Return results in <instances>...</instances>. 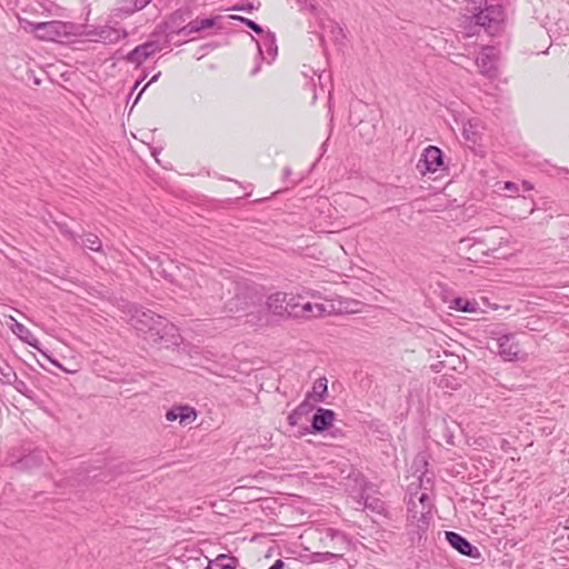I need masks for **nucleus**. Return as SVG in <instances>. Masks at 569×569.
Segmentation results:
<instances>
[{"label":"nucleus","mask_w":569,"mask_h":569,"mask_svg":"<svg viewBox=\"0 0 569 569\" xmlns=\"http://www.w3.org/2000/svg\"><path fill=\"white\" fill-rule=\"evenodd\" d=\"M131 311L129 321L137 330L150 332L154 340L177 342L178 329L173 323L151 310L133 307Z\"/></svg>","instance_id":"f257e3e1"},{"label":"nucleus","mask_w":569,"mask_h":569,"mask_svg":"<svg viewBox=\"0 0 569 569\" xmlns=\"http://www.w3.org/2000/svg\"><path fill=\"white\" fill-rule=\"evenodd\" d=\"M432 502L425 491H410L408 500V522L418 535L425 532L432 519Z\"/></svg>","instance_id":"f03ea898"},{"label":"nucleus","mask_w":569,"mask_h":569,"mask_svg":"<svg viewBox=\"0 0 569 569\" xmlns=\"http://www.w3.org/2000/svg\"><path fill=\"white\" fill-rule=\"evenodd\" d=\"M506 243H508L507 231L502 228L495 227L487 229L479 237L461 239L458 249L461 252H468L472 248L480 246L483 249L482 252H495Z\"/></svg>","instance_id":"7ed1b4c3"},{"label":"nucleus","mask_w":569,"mask_h":569,"mask_svg":"<svg viewBox=\"0 0 569 569\" xmlns=\"http://www.w3.org/2000/svg\"><path fill=\"white\" fill-rule=\"evenodd\" d=\"M473 18L477 26L482 27L489 34H496L501 29L505 12L501 6L491 4L475 14Z\"/></svg>","instance_id":"20e7f679"},{"label":"nucleus","mask_w":569,"mask_h":569,"mask_svg":"<svg viewBox=\"0 0 569 569\" xmlns=\"http://www.w3.org/2000/svg\"><path fill=\"white\" fill-rule=\"evenodd\" d=\"M34 31L37 32V37L39 39L46 41H60L61 38L68 33L67 26L61 21H47L37 23L34 26Z\"/></svg>","instance_id":"39448f33"},{"label":"nucleus","mask_w":569,"mask_h":569,"mask_svg":"<svg viewBox=\"0 0 569 569\" xmlns=\"http://www.w3.org/2000/svg\"><path fill=\"white\" fill-rule=\"evenodd\" d=\"M443 163L442 152L438 147L429 146L423 150L421 158L417 163V169L425 174L426 172H436Z\"/></svg>","instance_id":"423d86ee"},{"label":"nucleus","mask_w":569,"mask_h":569,"mask_svg":"<svg viewBox=\"0 0 569 569\" xmlns=\"http://www.w3.org/2000/svg\"><path fill=\"white\" fill-rule=\"evenodd\" d=\"M499 355L508 361L519 359L520 348L513 333L502 335L496 339Z\"/></svg>","instance_id":"0eeeda50"},{"label":"nucleus","mask_w":569,"mask_h":569,"mask_svg":"<svg viewBox=\"0 0 569 569\" xmlns=\"http://www.w3.org/2000/svg\"><path fill=\"white\" fill-rule=\"evenodd\" d=\"M91 36L94 37V41L101 42L104 44L117 43L121 39L127 37V31L123 29H119L111 26H103L96 28L90 32Z\"/></svg>","instance_id":"6e6552de"},{"label":"nucleus","mask_w":569,"mask_h":569,"mask_svg":"<svg viewBox=\"0 0 569 569\" xmlns=\"http://www.w3.org/2000/svg\"><path fill=\"white\" fill-rule=\"evenodd\" d=\"M446 539L449 545L461 555L478 558L480 552L477 547L472 546L465 537L453 531H446Z\"/></svg>","instance_id":"1a4fd4ad"},{"label":"nucleus","mask_w":569,"mask_h":569,"mask_svg":"<svg viewBox=\"0 0 569 569\" xmlns=\"http://www.w3.org/2000/svg\"><path fill=\"white\" fill-rule=\"evenodd\" d=\"M497 53L495 48H485L476 59V64L480 73L487 77H493L496 72Z\"/></svg>","instance_id":"9d476101"},{"label":"nucleus","mask_w":569,"mask_h":569,"mask_svg":"<svg viewBox=\"0 0 569 569\" xmlns=\"http://www.w3.org/2000/svg\"><path fill=\"white\" fill-rule=\"evenodd\" d=\"M219 19H220L219 17L196 18L194 20L188 22L186 26L180 28L178 30V36L187 38L194 33H198V32H201L209 28H212L213 26H216V23Z\"/></svg>","instance_id":"9b49d317"},{"label":"nucleus","mask_w":569,"mask_h":569,"mask_svg":"<svg viewBox=\"0 0 569 569\" xmlns=\"http://www.w3.org/2000/svg\"><path fill=\"white\" fill-rule=\"evenodd\" d=\"M161 47L156 41H148L143 44L136 47L132 51H130L127 56L129 62L140 64L147 58L160 51Z\"/></svg>","instance_id":"f8f14e48"},{"label":"nucleus","mask_w":569,"mask_h":569,"mask_svg":"<svg viewBox=\"0 0 569 569\" xmlns=\"http://www.w3.org/2000/svg\"><path fill=\"white\" fill-rule=\"evenodd\" d=\"M166 419L179 420L181 425H188L197 419V411L190 406H176L167 411Z\"/></svg>","instance_id":"ddd939ff"},{"label":"nucleus","mask_w":569,"mask_h":569,"mask_svg":"<svg viewBox=\"0 0 569 569\" xmlns=\"http://www.w3.org/2000/svg\"><path fill=\"white\" fill-rule=\"evenodd\" d=\"M287 293L276 292L268 297L267 299V308L270 312L276 316L284 317L288 311V302H287Z\"/></svg>","instance_id":"4468645a"},{"label":"nucleus","mask_w":569,"mask_h":569,"mask_svg":"<svg viewBox=\"0 0 569 569\" xmlns=\"http://www.w3.org/2000/svg\"><path fill=\"white\" fill-rule=\"evenodd\" d=\"M257 48L261 56L264 52L267 53V57H263V59H267L268 63H270L276 58L278 51L274 36L270 32L263 34L262 39L260 41H257Z\"/></svg>","instance_id":"2eb2a0df"},{"label":"nucleus","mask_w":569,"mask_h":569,"mask_svg":"<svg viewBox=\"0 0 569 569\" xmlns=\"http://www.w3.org/2000/svg\"><path fill=\"white\" fill-rule=\"evenodd\" d=\"M335 412L330 409L319 408L312 418V428L322 431L329 428L335 420Z\"/></svg>","instance_id":"dca6fc26"},{"label":"nucleus","mask_w":569,"mask_h":569,"mask_svg":"<svg viewBox=\"0 0 569 569\" xmlns=\"http://www.w3.org/2000/svg\"><path fill=\"white\" fill-rule=\"evenodd\" d=\"M302 310H303V313H307L302 317V319H312V318H317V317H321V316L331 313V306L305 301L302 305Z\"/></svg>","instance_id":"f3484780"},{"label":"nucleus","mask_w":569,"mask_h":569,"mask_svg":"<svg viewBox=\"0 0 569 569\" xmlns=\"http://www.w3.org/2000/svg\"><path fill=\"white\" fill-rule=\"evenodd\" d=\"M482 123L478 118L468 119L462 124V136L466 140L476 142L480 136Z\"/></svg>","instance_id":"a211bd4d"},{"label":"nucleus","mask_w":569,"mask_h":569,"mask_svg":"<svg viewBox=\"0 0 569 569\" xmlns=\"http://www.w3.org/2000/svg\"><path fill=\"white\" fill-rule=\"evenodd\" d=\"M7 326L17 337H19V339L27 342L29 346L37 348L38 339L31 333V331L26 326L18 321H14V323H9L7 321Z\"/></svg>","instance_id":"6ab92c4d"},{"label":"nucleus","mask_w":569,"mask_h":569,"mask_svg":"<svg viewBox=\"0 0 569 569\" xmlns=\"http://www.w3.org/2000/svg\"><path fill=\"white\" fill-rule=\"evenodd\" d=\"M238 559L236 557L221 553L214 560L209 561L206 569H236Z\"/></svg>","instance_id":"aec40b11"},{"label":"nucleus","mask_w":569,"mask_h":569,"mask_svg":"<svg viewBox=\"0 0 569 569\" xmlns=\"http://www.w3.org/2000/svg\"><path fill=\"white\" fill-rule=\"evenodd\" d=\"M288 311L287 316L291 318L302 319L306 315L302 310L305 299L302 296H287Z\"/></svg>","instance_id":"412c9836"},{"label":"nucleus","mask_w":569,"mask_h":569,"mask_svg":"<svg viewBox=\"0 0 569 569\" xmlns=\"http://www.w3.org/2000/svg\"><path fill=\"white\" fill-rule=\"evenodd\" d=\"M449 308L462 312H477L479 310V303L476 300H468L458 297L450 302Z\"/></svg>","instance_id":"4be33fe9"},{"label":"nucleus","mask_w":569,"mask_h":569,"mask_svg":"<svg viewBox=\"0 0 569 569\" xmlns=\"http://www.w3.org/2000/svg\"><path fill=\"white\" fill-rule=\"evenodd\" d=\"M190 17V12L188 10H178L176 11L168 22V29L171 33L178 34V30L182 28V23Z\"/></svg>","instance_id":"5701e85b"},{"label":"nucleus","mask_w":569,"mask_h":569,"mask_svg":"<svg viewBox=\"0 0 569 569\" xmlns=\"http://www.w3.org/2000/svg\"><path fill=\"white\" fill-rule=\"evenodd\" d=\"M82 244L93 251H99L101 249V241L93 233L84 234L82 237Z\"/></svg>","instance_id":"b1692460"},{"label":"nucleus","mask_w":569,"mask_h":569,"mask_svg":"<svg viewBox=\"0 0 569 569\" xmlns=\"http://www.w3.org/2000/svg\"><path fill=\"white\" fill-rule=\"evenodd\" d=\"M312 390H313V393H316L319 397V399L321 400L328 390L327 379L326 378L318 379L315 382Z\"/></svg>","instance_id":"393cba45"},{"label":"nucleus","mask_w":569,"mask_h":569,"mask_svg":"<svg viewBox=\"0 0 569 569\" xmlns=\"http://www.w3.org/2000/svg\"><path fill=\"white\" fill-rule=\"evenodd\" d=\"M241 22H243L247 27H249L251 30H253L256 33H263L262 28L257 24L254 21L243 18V17H237Z\"/></svg>","instance_id":"a878e982"},{"label":"nucleus","mask_w":569,"mask_h":569,"mask_svg":"<svg viewBox=\"0 0 569 569\" xmlns=\"http://www.w3.org/2000/svg\"><path fill=\"white\" fill-rule=\"evenodd\" d=\"M503 190H507L510 192L509 197H513V194H518L520 191V186H518L515 182L506 181L502 187Z\"/></svg>","instance_id":"bb28decb"},{"label":"nucleus","mask_w":569,"mask_h":569,"mask_svg":"<svg viewBox=\"0 0 569 569\" xmlns=\"http://www.w3.org/2000/svg\"><path fill=\"white\" fill-rule=\"evenodd\" d=\"M10 385H12L14 389L22 395H26L28 392L27 383L19 379L18 377L16 378V381L13 380Z\"/></svg>","instance_id":"cd10ccee"},{"label":"nucleus","mask_w":569,"mask_h":569,"mask_svg":"<svg viewBox=\"0 0 569 569\" xmlns=\"http://www.w3.org/2000/svg\"><path fill=\"white\" fill-rule=\"evenodd\" d=\"M42 452L39 450L32 451L30 458H21L18 462L42 461Z\"/></svg>","instance_id":"c85d7f7f"},{"label":"nucleus","mask_w":569,"mask_h":569,"mask_svg":"<svg viewBox=\"0 0 569 569\" xmlns=\"http://www.w3.org/2000/svg\"><path fill=\"white\" fill-rule=\"evenodd\" d=\"M1 375L3 376L7 383H11L13 380L16 381V378L18 377L14 371L11 370V368H7V370H0Z\"/></svg>","instance_id":"c756f323"},{"label":"nucleus","mask_w":569,"mask_h":569,"mask_svg":"<svg viewBox=\"0 0 569 569\" xmlns=\"http://www.w3.org/2000/svg\"><path fill=\"white\" fill-rule=\"evenodd\" d=\"M301 416V411L300 409H296L293 412H291L289 416H288V422L290 426H296L298 423V420Z\"/></svg>","instance_id":"7c9ffc66"},{"label":"nucleus","mask_w":569,"mask_h":569,"mask_svg":"<svg viewBox=\"0 0 569 569\" xmlns=\"http://www.w3.org/2000/svg\"><path fill=\"white\" fill-rule=\"evenodd\" d=\"M120 1V4H121V10L127 12V13H133L136 12L137 10H130L129 7L134 3V0H131V1H123V0H119Z\"/></svg>","instance_id":"2f4dec72"},{"label":"nucleus","mask_w":569,"mask_h":569,"mask_svg":"<svg viewBox=\"0 0 569 569\" xmlns=\"http://www.w3.org/2000/svg\"><path fill=\"white\" fill-rule=\"evenodd\" d=\"M159 76H160V72H159V73H157V74H154V76L150 79V81H149V82H148V83H147V84H146L141 90H140V92L138 93V96H137V98H136L134 103H137V101L139 100V98H140V97H141V94L143 93V91L147 89V87H148L150 83H152V82H154V81H157V80H158Z\"/></svg>","instance_id":"473e14b6"},{"label":"nucleus","mask_w":569,"mask_h":569,"mask_svg":"<svg viewBox=\"0 0 569 569\" xmlns=\"http://www.w3.org/2000/svg\"><path fill=\"white\" fill-rule=\"evenodd\" d=\"M520 189H522L525 191H530V190L533 189V186H532L531 182L523 180L521 186H520Z\"/></svg>","instance_id":"72a5a7b5"},{"label":"nucleus","mask_w":569,"mask_h":569,"mask_svg":"<svg viewBox=\"0 0 569 569\" xmlns=\"http://www.w3.org/2000/svg\"><path fill=\"white\" fill-rule=\"evenodd\" d=\"M284 562L281 559L274 561V563L269 569H283Z\"/></svg>","instance_id":"f704fd0d"},{"label":"nucleus","mask_w":569,"mask_h":569,"mask_svg":"<svg viewBox=\"0 0 569 569\" xmlns=\"http://www.w3.org/2000/svg\"><path fill=\"white\" fill-rule=\"evenodd\" d=\"M3 318H4V323L6 325H7V321L9 323H14V321H17L12 316L3 315Z\"/></svg>","instance_id":"c9c22d12"},{"label":"nucleus","mask_w":569,"mask_h":569,"mask_svg":"<svg viewBox=\"0 0 569 569\" xmlns=\"http://www.w3.org/2000/svg\"><path fill=\"white\" fill-rule=\"evenodd\" d=\"M379 501L378 500H375L372 503H368L367 501L365 502V506L366 507H369V508H372V509H376L377 506H378Z\"/></svg>","instance_id":"e433bc0d"},{"label":"nucleus","mask_w":569,"mask_h":569,"mask_svg":"<svg viewBox=\"0 0 569 569\" xmlns=\"http://www.w3.org/2000/svg\"><path fill=\"white\" fill-rule=\"evenodd\" d=\"M325 557H326V558H333V557H336V555L330 553V552H327V553H325Z\"/></svg>","instance_id":"4c0bfd02"},{"label":"nucleus","mask_w":569,"mask_h":569,"mask_svg":"<svg viewBox=\"0 0 569 569\" xmlns=\"http://www.w3.org/2000/svg\"><path fill=\"white\" fill-rule=\"evenodd\" d=\"M259 71V67H256L252 71H251V74H257Z\"/></svg>","instance_id":"58836bf2"},{"label":"nucleus","mask_w":569,"mask_h":569,"mask_svg":"<svg viewBox=\"0 0 569 569\" xmlns=\"http://www.w3.org/2000/svg\"><path fill=\"white\" fill-rule=\"evenodd\" d=\"M298 3L302 4V3H306L307 0H297Z\"/></svg>","instance_id":"ea45409f"},{"label":"nucleus","mask_w":569,"mask_h":569,"mask_svg":"<svg viewBox=\"0 0 569 569\" xmlns=\"http://www.w3.org/2000/svg\"><path fill=\"white\" fill-rule=\"evenodd\" d=\"M567 527L569 528V518L567 519Z\"/></svg>","instance_id":"a19ab883"}]
</instances>
